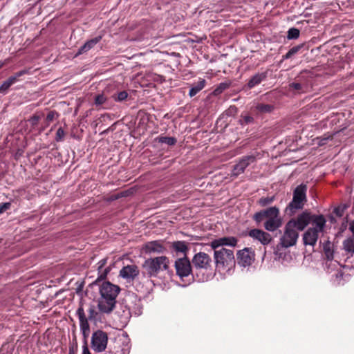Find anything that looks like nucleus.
Here are the masks:
<instances>
[{"instance_id":"obj_1","label":"nucleus","mask_w":354,"mask_h":354,"mask_svg":"<svg viewBox=\"0 0 354 354\" xmlns=\"http://www.w3.org/2000/svg\"><path fill=\"white\" fill-rule=\"evenodd\" d=\"M308 214L301 213L296 218L288 221L285 225L283 234L277 248H288L295 245L299 238V232L303 231L308 225Z\"/></svg>"},{"instance_id":"obj_2","label":"nucleus","mask_w":354,"mask_h":354,"mask_svg":"<svg viewBox=\"0 0 354 354\" xmlns=\"http://www.w3.org/2000/svg\"><path fill=\"white\" fill-rule=\"evenodd\" d=\"M120 291L118 286L109 281H104L100 287V299L98 301V308L100 312L110 313L113 310L116 304V298Z\"/></svg>"},{"instance_id":"obj_3","label":"nucleus","mask_w":354,"mask_h":354,"mask_svg":"<svg viewBox=\"0 0 354 354\" xmlns=\"http://www.w3.org/2000/svg\"><path fill=\"white\" fill-rule=\"evenodd\" d=\"M302 213L308 214V225L312 224V227H309L303 234L304 244L314 247L319 238V234L324 232L326 220L323 215L313 214L308 210L304 211Z\"/></svg>"},{"instance_id":"obj_4","label":"nucleus","mask_w":354,"mask_h":354,"mask_svg":"<svg viewBox=\"0 0 354 354\" xmlns=\"http://www.w3.org/2000/svg\"><path fill=\"white\" fill-rule=\"evenodd\" d=\"M306 192L307 185L305 184H300L295 187L292 193V199L285 209L287 215L292 216L304 208L307 202Z\"/></svg>"},{"instance_id":"obj_5","label":"nucleus","mask_w":354,"mask_h":354,"mask_svg":"<svg viewBox=\"0 0 354 354\" xmlns=\"http://www.w3.org/2000/svg\"><path fill=\"white\" fill-rule=\"evenodd\" d=\"M214 258L216 267L219 270L228 271L235 266L236 260L232 250L224 248L214 250Z\"/></svg>"},{"instance_id":"obj_6","label":"nucleus","mask_w":354,"mask_h":354,"mask_svg":"<svg viewBox=\"0 0 354 354\" xmlns=\"http://www.w3.org/2000/svg\"><path fill=\"white\" fill-rule=\"evenodd\" d=\"M169 263V260L167 257L161 256L145 260L142 266L149 277H155L160 270H167Z\"/></svg>"},{"instance_id":"obj_7","label":"nucleus","mask_w":354,"mask_h":354,"mask_svg":"<svg viewBox=\"0 0 354 354\" xmlns=\"http://www.w3.org/2000/svg\"><path fill=\"white\" fill-rule=\"evenodd\" d=\"M108 343V335L102 330H97L92 334L91 348L97 353H101L106 350Z\"/></svg>"},{"instance_id":"obj_8","label":"nucleus","mask_w":354,"mask_h":354,"mask_svg":"<svg viewBox=\"0 0 354 354\" xmlns=\"http://www.w3.org/2000/svg\"><path fill=\"white\" fill-rule=\"evenodd\" d=\"M176 274L181 279L192 274V269L189 259L187 257L178 258L175 261Z\"/></svg>"},{"instance_id":"obj_9","label":"nucleus","mask_w":354,"mask_h":354,"mask_svg":"<svg viewBox=\"0 0 354 354\" xmlns=\"http://www.w3.org/2000/svg\"><path fill=\"white\" fill-rule=\"evenodd\" d=\"M192 265L195 269L208 270L211 268L212 259L206 253L200 252L196 253L192 259Z\"/></svg>"},{"instance_id":"obj_10","label":"nucleus","mask_w":354,"mask_h":354,"mask_svg":"<svg viewBox=\"0 0 354 354\" xmlns=\"http://www.w3.org/2000/svg\"><path fill=\"white\" fill-rule=\"evenodd\" d=\"M256 156L254 155L245 156L239 159L238 162L234 165L232 171V176H238L245 171V169L252 163L256 161Z\"/></svg>"},{"instance_id":"obj_11","label":"nucleus","mask_w":354,"mask_h":354,"mask_svg":"<svg viewBox=\"0 0 354 354\" xmlns=\"http://www.w3.org/2000/svg\"><path fill=\"white\" fill-rule=\"evenodd\" d=\"M76 314L79 319L80 328L84 339V343L87 342V338L90 334V326L88 322V319L86 317L84 308L82 306L77 308Z\"/></svg>"},{"instance_id":"obj_12","label":"nucleus","mask_w":354,"mask_h":354,"mask_svg":"<svg viewBox=\"0 0 354 354\" xmlns=\"http://www.w3.org/2000/svg\"><path fill=\"white\" fill-rule=\"evenodd\" d=\"M254 259V253L251 248H245L237 252L238 263L242 266H250Z\"/></svg>"},{"instance_id":"obj_13","label":"nucleus","mask_w":354,"mask_h":354,"mask_svg":"<svg viewBox=\"0 0 354 354\" xmlns=\"http://www.w3.org/2000/svg\"><path fill=\"white\" fill-rule=\"evenodd\" d=\"M238 243V239L234 236H224L213 240L210 243L212 249L216 250L221 246L235 247Z\"/></svg>"},{"instance_id":"obj_14","label":"nucleus","mask_w":354,"mask_h":354,"mask_svg":"<svg viewBox=\"0 0 354 354\" xmlns=\"http://www.w3.org/2000/svg\"><path fill=\"white\" fill-rule=\"evenodd\" d=\"M248 235L264 245L269 244L272 241V236L270 234L259 229L250 230Z\"/></svg>"},{"instance_id":"obj_15","label":"nucleus","mask_w":354,"mask_h":354,"mask_svg":"<svg viewBox=\"0 0 354 354\" xmlns=\"http://www.w3.org/2000/svg\"><path fill=\"white\" fill-rule=\"evenodd\" d=\"M139 269L136 265L124 266L120 271V276L127 280H133L139 274Z\"/></svg>"},{"instance_id":"obj_16","label":"nucleus","mask_w":354,"mask_h":354,"mask_svg":"<svg viewBox=\"0 0 354 354\" xmlns=\"http://www.w3.org/2000/svg\"><path fill=\"white\" fill-rule=\"evenodd\" d=\"M171 249L176 255L182 254L183 257H187L189 250V243L184 241H174L171 244Z\"/></svg>"},{"instance_id":"obj_17","label":"nucleus","mask_w":354,"mask_h":354,"mask_svg":"<svg viewBox=\"0 0 354 354\" xmlns=\"http://www.w3.org/2000/svg\"><path fill=\"white\" fill-rule=\"evenodd\" d=\"M143 250L147 254L162 253L165 248L161 241H153L145 243Z\"/></svg>"},{"instance_id":"obj_18","label":"nucleus","mask_w":354,"mask_h":354,"mask_svg":"<svg viewBox=\"0 0 354 354\" xmlns=\"http://www.w3.org/2000/svg\"><path fill=\"white\" fill-rule=\"evenodd\" d=\"M323 250L324 255L327 259L326 266L328 268L330 266H337V262H335L334 263H333L334 257L333 244L329 241H327L323 245Z\"/></svg>"},{"instance_id":"obj_19","label":"nucleus","mask_w":354,"mask_h":354,"mask_svg":"<svg viewBox=\"0 0 354 354\" xmlns=\"http://www.w3.org/2000/svg\"><path fill=\"white\" fill-rule=\"evenodd\" d=\"M102 37L101 35L97 36L91 39L88 40L83 46H82L76 53V56L83 54L91 48H93L98 42L100 41Z\"/></svg>"},{"instance_id":"obj_20","label":"nucleus","mask_w":354,"mask_h":354,"mask_svg":"<svg viewBox=\"0 0 354 354\" xmlns=\"http://www.w3.org/2000/svg\"><path fill=\"white\" fill-rule=\"evenodd\" d=\"M267 77V72L258 73L250 77L247 84V87L250 89L259 85Z\"/></svg>"},{"instance_id":"obj_21","label":"nucleus","mask_w":354,"mask_h":354,"mask_svg":"<svg viewBox=\"0 0 354 354\" xmlns=\"http://www.w3.org/2000/svg\"><path fill=\"white\" fill-rule=\"evenodd\" d=\"M282 224L281 218L280 216L270 218L264 223V227L269 232H274L281 227Z\"/></svg>"},{"instance_id":"obj_22","label":"nucleus","mask_w":354,"mask_h":354,"mask_svg":"<svg viewBox=\"0 0 354 354\" xmlns=\"http://www.w3.org/2000/svg\"><path fill=\"white\" fill-rule=\"evenodd\" d=\"M107 259H102L100 260L97 266V271H98V277L97 280H102L106 277V275L110 272L111 268L109 267H106L105 268L104 266L106 264Z\"/></svg>"},{"instance_id":"obj_23","label":"nucleus","mask_w":354,"mask_h":354,"mask_svg":"<svg viewBox=\"0 0 354 354\" xmlns=\"http://www.w3.org/2000/svg\"><path fill=\"white\" fill-rule=\"evenodd\" d=\"M206 84L205 79L199 78L198 82L194 84L189 89V95L190 97L195 96L198 93L204 88Z\"/></svg>"},{"instance_id":"obj_24","label":"nucleus","mask_w":354,"mask_h":354,"mask_svg":"<svg viewBox=\"0 0 354 354\" xmlns=\"http://www.w3.org/2000/svg\"><path fill=\"white\" fill-rule=\"evenodd\" d=\"M274 109V105L270 104H263V103H258L254 106V111L257 113H271Z\"/></svg>"},{"instance_id":"obj_25","label":"nucleus","mask_w":354,"mask_h":354,"mask_svg":"<svg viewBox=\"0 0 354 354\" xmlns=\"http://www.w3.org/2000/svg\"><path fill=\"white\" fill-rule=\"evenodd\" d=\"M289 88L290 91H296L298 93H303L306 92L308 86L305 83L294 82L289 84Z\"/></svg>"},{"instance_id":"obj_26","label":"nucleus","mask_w":354,"mask_h":354,"mask_svg":"<svg viewBox=\"0 0 354 354\" xmlns=\"http://www.w3.org/2000/svg\"><path fill=\"white\" fill-rule=\"evenodd\" d=\"M265 217L269 219L270 218H274L279 216V209L278 207L274 206L270 207L266 209L263 210Z\"/></svg>"},{"instance_id":"obj_27","label":"nucleus","mask_w":354,"mask_h":354,"mask_svg":"<svg viewBox=\"0 0 354 354\" xmlns=\"http://www.w3.org/2000/svg\"><path fill=\"white\" fill-rule=\"evenodd\" d=\"M343 248L348 253H354V237H349L343 241Z\"/></svg>"},{"instance_id":"obj_28","label":"nucleus","mask_w":354,"mask_h":354,"mask_svg":"<svg viewBox=\"0 0 354 354\" xmlns=\"http://www.w3.org/2000/svg\"><path fill=\"white\" fill-rule=\"evenodd\" d=\"M159 143H165L169 146H173L176 143V139L174 137L159 136L156 138Z\"/></svg>"},{"instance_id":"obj_29","label":"nucleus","mask_w":354,"mask_h":354,"mask_svg":"<svg viewBox=\"0 0 354 354\" xmlns=\"http://www.w3.org/2000/svg\"><path fill=\"white\" fill-rule=\"evenodd\" d=\"M302 46L303 45L301 44L291 48L286 55H283L282 60L290 59L292 55L297 54L302 48Z\"/></svg>"},{"instance_id":"obj_30","label":"nucleus","mask_w":354,"mask_h":354,"mask_svg":"<svg viewBox=\"0 0 354 354\" xmlns=\"http://www.w3.org/2000/svg\"><path fill=\"white\" fill-rule=\"evenodd\" d=\"M254 118L249 115L242 114L239 120V124L241 126L248 125L254 122Z\"/></svg>"},{"instance_id":"obj_31","label":"nucleus","mask_w":354,"mask_h":354,"mask_svg":"<svg viewBox=\"0 0 354 354\" xmlns=\"http://www.w3.org/2000/svg\"><path fill=\"white\" fill-rule=\"evenodd\" d=\"M26 73H27L26 71L22 70V71H20L16 73L14 75L9 77L7 80H8V82H10V84L12 86L19 81V78L20 77H21L22 75H24Z\"/></svg>"},{"instance_id":"obj_32","label":"nucleus","mask_w":354,"mask_h":354,"mask_svg":"<svg viewBox=\"0 0 354 354\" xmlns=\"http://www.w3.org/2000/svg\"><path fill=\"white\" fill-rule=\"evenodd\" d=\"M87 319L90 321H96L98 319V313L94 305L90 306L88 309V317Z\"/></svg>"},{"instance_id":"obj_33","label":"nucleus","mask_w":354,"mask_h":354,"mask_svg":"<svg viewBox=\"0 0 354 354\" xmlns=\"http://www.w3.org/2000/svg\"><path fill=\"white\" fill-rule=\"evenodd\" d=\"M299 30L296 28H291L288 31L287 37L289 39H295L299 37Z\"/></svg>"},{"instance_id":"obj_34","label":"nucleus","mask_w":354,"mask_h":354,"mask_svg":"<svg viewBox=\"0 0 354 354\" xmlns=\"http://www.w3.org/2000/svg\"><path fill=\"white\" fill-rule=\"evenodd\" d=\"M274 201V196L263 197L259 200V204L262 207H265V206H267V205H270V203H272Z\"/></svg>"},{"instance_id":"obj_35","label":"nucleus","mask_w":354,"mask_h":354,"mask_svg":"<svg viewBox=\"0 0 354 354\" xmlns=\"http://www.w3.org/2000/svg\"><path fill=\"white\" fill-rule=\"evenodd\" d=\"M55 116H58V113L55 111H50L48 113L45 120L46 127H48L55 120Z\"/></svg>"},{"instance_id":"obj_36","label":"nucleus","mask_w":354,"mask_h":354,"mask_svg":"<svg viewBox=\"0 0 354 354\" xmlns=\"http://www.w3.org/2000/svg\"><path fill=\"white\" fill-rule=\"evenodd\" d=\"M127 97H128V93L125 91L119 92L117 94V96H115V95L113 96L114 100L117 101V102L124 101L127 98Z\"/></svg>"},{"instance_id":"obj_37","label":"nucleus","mask_w":354,"mask_h":354,"mask_svg":"<svg viewBox=\"0 0 354 354\" xmlns=\"http://www.w3.org/2000/svg\"><path fill=\"white\" fill-rule=\"evenodd\" d=\"M10 86H11V84H10L8 80H5L0 86V93L3 94V95H6L8 93Z\"/></svg>"},{"instance_id":"obj_38","label":"nucleus","mask_w":354,"mask_h":354,"mask_svg":"<svg viewBox=\"0 0 354 354\" xmlns=\"http://www.w3.org/2000/svg\"><path fill=\"white\" fill-rule=\"evenodd\" d=\"M78 351V345L76 340L69 344L68 354H77Z\"/></svg>"},{"instance_id":"obj_39","label":"nucleus","mask_w":354,"mask_h":354,"mask_svg":"<svg viewBox=\"0 0 354 354\" xmlns=\"http://www.w3.org/2000/svg\"><path fill=\"white\" fill-rule=\"evenodd\" d=\"M64 136H65V132H64V129L62 127L59 128L56 133L55 140L57 142L62 141L64 138Z\"/></svg>"},{"instance_id":"obj_40","label":"nucleus","mask_w":354,"mask_h":354,"mask_svg":"<svg viewBox=\"0 0 354 354\" xmlns=\"http://www.w3.org/2000/svg\"><path fill=\"white\" fill-rule=\"evenodd\" d=\"M106 100V98L104 97L103 94H100L95 96V104L96 105H102Z\"/></svg>"},{"instance_id":"obj_41","label":"nucleus","mask_w":354,"mask_h":354,"mask_svg":"<svg viewBox=\"0 0 354 354\" xmlns=\"http://www.w3.org/2000/svg\"><path fill=\"white\" fill-rule=\"evenodd\" d=\"M264 218L266 217L263 212V210L255 213L254 215V219L257 223L261 222Z\"/></svg>"},{"instance_id":"obj_42","label":"nucleus","mask_w":354,"mask_h":354,"mask_svg":"<svg viewBox=\"0 0 354 354\" xmlns=\"http://www.w3.org/2000/svg\"><path fill=\"white\" fill-rule=\"evenodd\" d=\"M41 118V115L35 114L30 118L29 120L32 126H36Z\"/></svg>"},{"instance_id":"obj_43","label":"nucleus","mask_w":354,"mask_h":354,"mask_svg":"<svg viewBox=\"0 0 354 354\" xmlns=\"http://www.w3.org/2000/svg\"><path fill=\"white\" fill-rule=\"evenodd\" d=\"M11 207V203L10 202L2 203L0 204V214L3 213L5 211L9 209Z\"/></svg>"},{"instance_id":"obj_44","label":"nucleus","mask_w":354,"mask_h":354,"mask_svg":"<svg viewBox=\"0 0 354 354\" xmlns=\"http://www.w3.org/2000/svg\"><path fill=\"white\" fill-rule=\"evenodd\" d=\"M229 84L227 83H221L219 86L217 87V88L214 91L215 93H220L223 91L225 90L227 88H228Z\"/></svg>"},{"instance_id":"obj_45","label":"nucleus","mask_w":354,"mask_h":354,"mask_svg":"<svg viewBox=\"0 0 354 354\" xmlns=\"http://www.w3.org/2000/svg\"><path fill=\"white\" fill-rule=\"evenodd\" d=\"M142 308L140 301V300H138V304H136V306L133 310L135 315H140L142 313Z\"/></svg>"},{"instance_id":"obj_46","label":"nucleus","mask_w":354,"mask_h":354,"mask_svg":"<svg viewBox=\"0 0 354 354\" xmlns=\"http://www.w3.org/2000/svg\"><path fill=\"white\" fill-rule=\"evenodd\" d=\"M82 354H91L89 349L88 348L87 342H85L82 346Z\"/></svg>"},{"instance_id":"obj_47","label":"nucleus","mask_w":354,"mask_h":354,"mask_svg":"<svg viewBox=\"0 0 354 354\" xmlns=\"http://www.w3.org/2000/svg\"><path fill=\"white\" fill-rule=\"evenodd\" d=\"M236 106H230V108L226 111V114L230 115L231 114H232V113L234 112H236Z\"/></svg>"},{"instance_id":"obj_48","label":"nucleus","mask_w":354,"mask_h":354,"mask_svg":"<svg viewBox=\"0 0 354 354\" xmlns=\"http://www.w3.org/2000/svg\"><path fill=\"white\" fill-rule=\"evenodd\" d=\"M330 138H325L321 140L320 142L319 143V145H323L326 143V142Z\"/></svg>"},{"instance_id":"obj_49","label":"nucleus","mask_w":354,"mask_h":354,"mask_svg":"<svg viewBox=\"0 0 354 354\" xmlns=\"http://www.w3.org/2000/svg\"><path fill=\"white\" fill-rule=\"evenodd\" d=\"M3 65H4V63L2 62H0V68H2Z\"/></svg>"}]
</instances>
